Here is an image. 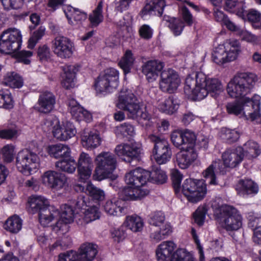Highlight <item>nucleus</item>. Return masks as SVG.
Returning a JSON list of instances; mask_svg holds the SVG:
<instances>
[{
	"mask_svg": "<svg viewBox=\"0 0 261 261\" xmlns=\"http://www.w3.org/2000/svg\"><path fill=\"white\" fill-rule=\"evenodd\" d=\"M224 90L221 82L216 78H207L202 72L193 73L185 80V93L193 100H200L208 94L216 97Z\"/></svg>",
	"mask_w": 261,
	"mask_h": 261,
	"instance_id": "nucleus-1",
	"label": "nucleus"
},
{
	"mask_svg": "<svg viewBox=\"0 0 261 261\" xmlns=\"http://www.w3.org/2000/svg\"><path fill=\"white\" fill-rule=\"evenodd\" d=\"M150 173L141 168H137L126 173L125 176L126 184L130 186L125 187L122 191L125 200H140L149 193L148 189L143 187L149 181Z\"/></svg>",
	"mask_w": 261,
	"mask_h": 261,
	"instance_id": "nucleus-2",
	"label": "nucleus"
},
{
	"mask_svg": "<svg viewBox=\"0 0 261 261\" xmlns=\"http://www.w3.org/2000/svg\"><path fill=\"white\" fill-rule=\"evenodd\" d=\"M261 97L254 95L251 99L245 97L242 101H234L226 105L228 114L236 116L243 114L247 119L261 123Z\"/></svg>",
	"mask_w": 261,
	"mask_h": 261,
	"instance_id": "nucleus-3",
	"label": "nucleus"
},
{
	"mask_svg": "<svg viewBox=\"0 0 261 261\" xmlns=\"http://www.w3.org/2000/svg\"><path fill=\"white\" fill-rule=\"evenodd\" d=\"M216 219L227 231H234L242 226V217L239 211L232 206L227 204H212Z\"/></svg>",
	"mask_w": 261,
	"mask_h": 261,
	"instance_id": "nucleus-4",
	"label": "nucleus"
},
{
	"mask_svg": "<svg viewBox=\"0 0 261 261\" xmlns=\"http://www.w3.org/2000/svg\"><path fill=\"white\" fill-rule=\"evenodd\" d=\"M257 80L253 73H241L228 83L227 93L233 98L244 97L251 92Z\"/></svg>",
	"mask_w": 261,
	"mask_h": 261,
	"instance_id": "nucleus-5",
	"label": "nucleus"
},
{
	"mask_svg": "<svg viewBox=\"0 0 261 261\" xmlns=\"http://www.w3.org/2000/svg\"><path fill=\"white\" fill-rule=\"evenodd\" d=\"M117 106L127 112V115L130 118L148 120L150 118L145 108L140 107L137 102L136 97L129 90L120 92Z\"/></svg>",
	"mask_w": 261,
	"mask_h": 261,
	"instance_id": "nucleus-6",
	"label": "nucleus"
},
{
	"mask_svg": "<svg viewBox=\"0 0 261 261\" xmlns=\"http://www.w3.org/2000/svg\"><path fill=\"white\" fill-rule=\"evenodd\" d=\"M239 42L236 40H227L223 45L216 47L212 54V59L218 65L236 60L240 52Z\"/></svg>",
	"mask_w": 261,
	"mask_h": 261,
	"instance_id": "nucleus-7",
	"label": "nucleus"
},
{
	"mask_svg": "<svg viewBox=\"0 0 261 261\" xmlns=\"http://www.w3.org/2000/svg\"><path fill=\"white\" fill-rule=\"evenodd\" d=\"M119 85V72L113 68L106 69L101 73L95 82L97 92L106 94L113 92Z\"/></svg>",
	"mask_w": 261,
	"mask_h": 261,
	"instance_id": "nucleus-8",
	"label": "nucleus"
},
{
	"mask_svg": "<svg viewBox=\"0 0 261 261\" xmlns=\"http://www.w3.org/2000/svg\"><path fill=\"white\" fill-rule=\"evenodd\" d=\"M22 36L15 28H9L0 35V52L5 54L16 53L21 47Z\"/></svg>",
	"mask_w": 261,
	"mask_h": 261,
	"instance_id": "nucleus-9",
	"label": "nucleus"
},
{
	"mask_svg": "<svg viewBox=\"0 0 261 261\" xmlns=\"http://www.w3.org/2000/svg\"><path fill=\"white\" fill-rule=\"evenodd\" d=\"M181 191L189 202L197 203L205 196L206 185L203 180L188 178L182 184Z\"/></svg>",
	"mask_w": 261,
	"mask_h": 261,
	"instance_id": "nucleus-10",
	"label": "nucleus"
},
{
	"mask_svg": "<svg viewBox=\"0 0 261 261\" xmlns=\"http://www.w3.org/2000/svg\"><path fill=\"white\" fill-rule=\"evenodd\" d=\"M40 158L35 152L23 149L19 151L16 158V166L22 173L30 175L40 167Z\"/></svg>",
	"mask_w": 261,
	"mask_h": 261,
	"instance_id": "nucleus-11",
	"label": "nucleus"
},
{
	"mask_svg": "<svg viewBox=\"0 0 261 261\" xmlns=\"http://www.w3.org/2000/svg\"><path fill=\"white\" fill-rule=\"evenodd\" d=\"M97 166L94 176L98 180H101L109 177L115 169L116 160L114 154L109 152L99 154L95 159Z\"/></svg>",
	"mask_w": 261,
	"mask_h": 261,
	"instance_id": "nucleus-12",
	"label": "nucleus"
},
{
	"mask_svg": "<svg viewBox=\"0 0 261 261\" xmlns=\"http://www.w3.org/2000/svg\"><path fill=\"white\" fill-rule=\"evenodd\" d=\"M149 139L154 143L152 153L156 162L159 165L167 163L171 159L172 152L167 140L154 135H150Z\"/></svg>",
	"mask_w": 261,
	"mask_h": 261,
	"instance_id": "nucleus-13",
	"label": "nucleus"
},
{
	"mask_svg": "<svg viewBox=\"0 0 261 261\" xmlns=\"http://www.w3.org/2000/svg\"><path fill=\"white\" fill-rule=\"evenodd\" d=\"M172 144L176 148H195L197 140L195 133L188 129L173 131L170 136Z\"/></svg>",
	"mask_w": 261,
	"mask_h": 261,
	"instance_id": "nucleus-14",
	"label": "nucleus"
},
{
	"mask_svg": "<svg viewBox=\"0 0 261 261\" xmlns=\"http://www.w3.org/2000/svg\"><path fill=\"white\" fill-rule=\"evenodd\" d=\"M42 178L43 184L52 190L58 191L68 187L67 178L63 173L48 170L44 173Z\"/></svg>",
	"mask_w": 261,
	"mask_h": 261,
	"instance_id": "nucleus-15",
	"label": "nucleus"
},
{
	"mask_svg": "<svg viewBox=\"0 0 261 261\" xmlns=\"http://www.w3.org/2000/svg\"><path fill=\"white\" fill-rule=\"evenodd\" d=\"M116 153L123 160L130 163L133 160H139L142 153V145L136 142L117 145L115 149Z\"/></svg>",
	"mask_w": 261,
	"mask_h": 261,
	"instance_id": "nucleus-16",
	"label": "nucleus"
},
{
	"mask_svg": "<svg viewBox=\"0 0 261 261\" xmlns=\"http://www.w3.org/2000/svg\"><path fill=\"white\" fill-rule=\"evenodd\" d=\"M180 83V80L177 72L169 68L164 70L161 73L160 88L165 92L173 93Z\"/></svg>",
	"mask_w": 261,
	"mask_h": 261,
	"instance_id": "nucleus-17",
	"label": "nucleus"
},
{
	"mask_svg": "<svg viewBox=\"0 0 261 261\" xmlns=\"http://www.w3.org/2000/svg\"><path fill=\"white\" fill-rule=\"evenodd\" d=\"M73 44L67 37L57 36L52 41L53 52L62 59L70 58L73 54Z\"/></svg>",
	"mask_w": 261,
	"mask_h": 261,
	"instance_id": "nucleus-18",
	"label": "nucleus"
},
{
	"mask_svg": "<svg viewBox=\"0 0 261 261\" xmlns=\"http://www.w3.org/2000/svg\"><path fill=\"white\" fill-rule=\"evenodd\" d=\"M76 165L79 178L85 182L91 175L94 167L93 159L88 153L82 152L79 155Z\"/></svg>",
	"mask_w": 261,
	"mask_h": 261,
	"instance_id": "nucleus-19",
	"label": "nucleus"
},
{
	"mask_svg": "<svg viewBox=\"0 0 261 261\" xmlns=\"http://www.w3.org/2000/svg\"><path fill=\"white\" fill-rule=\"evenodd\" d=\"M55 104V95L50 91H44L40 93L34 109L40 113L47 114L54 110Z\"/></svg>",
	"mask_w": 261,
	"mask_h": 261,
	"instance_id": "nucleus-20",
	"label": "nucleus"
},
{
	"mask_svg": "<svg viewBox=\"0 0 261 261\" xmlns=\"http://www.w3.org/2000/svg\"><path fill=\"white\" fill-rule=\"evenodd\" d=\"M244 154L242 147L226 149L222 154V158L226 167L234 168L243 160Z\"/></svg>",
	"mask_w": 261,
	"mask_h": 261,
	"instance_id": "nucleus-21",
	"label": "nucleus"
},
{
	"mask_svg": "<svg viewBox=\"0 0 261 261\" xmlns=\"http://www.w3.org/2000/svg\"><path fill=\"white\" fill-rule=\"evenodd\" d=\"M180 149L176 155V161L179 168L186 169L196 160L198 154L195 148H178Z\"/></svg>",
	"mask_w": 261,
	"mask_h": 261,
	"instance_id": "nucleus-22",
	"label": "nucleus"
},
{
	"mask_svg": "<svg viewBox=\"0 0 261 261\" xmlns=\"http://www.w3.org/2000/svg\"><path fill=\"white\" fill-rule=\"evenodd\" d=\"M164 67V63L159 60H149L142 65V72L149 82H152L156 80Z\"/></svg>",
	"mask_w": 261,
	"mask_h": 261,
	"instance_id": "nucleus-23",
	"label": "nucleus"
},
{
	"mask_svg": "<svg viewBox=\"0 0 261 261\" xmlns=\"http://www.w3.org/2000/svg\"><path fill=\"white\" fill-rule=\"evenodd\" d=\"M60 220L56 223V227L59 230L67 232L69 230L68 224L73 221L74 210L73 208L68 204L62 205L60 207Z\"/></svg>",
	"mask_w": 261,
	"mask_h": 261,
	"instance_id": "nucleus-24",
	"label": "nucleus"
},
{
	"mask_svg": "<svg viewBox=\"0 0 261 261\" xmlns=\"http://www.w3.org/2000/svg\"><path fill=\"white\" fill-rule=\"evenodd\" d=\"M53 127V134L55 138L60 141H66L74 136L76 130L73 124L70 122H65L60 124L58 121Z\"/></svg>",
	"mask_w": 261,
	"mask_h": 261,
	"instance_id": "nucleus-25",
	"label": "nucleus"
},
{
	"mask_svg": "<svg viewBox=\"0 0 261 261\" xmlns=\"http://www.w3.org/2000/svg\"><path fill=\"white\" fill-rule=\"evenodd\" d=\"M76 205L78 208L84 210L83 220L86 223L99 218L100 212L98 207L95 206L88 207L84 197L79 198L76 202Z\"/></svg>",
	"mask_w": 261,
	"mask_h": 261,
	"instance_id": "nucleus-26",
	"label": "nucleus"
},
{
	"mask_svg": "<svg viewBox=\"0 0 261 261\" xmlns=\"http://www.w3.org/2000/svg\"><path fill=\"white\" fill-rule=\"evenodd\" d=\"M225 173V168L219 160L215 161L212 163L209 166L202 172L203 177L209 180V184L216 185L217 176L220 173L224 174Z\"/></svg>",
	"mask_w": 261,
	"mask_h": 261,
	"instance_id": "nucleus-27",
	"label": "nucleus"
},
{
	"mask_svg": "<svg viewBox=\"0 0 261 261\" xmlns=\"http://www.w3.org/2000/svg\"><path fill=\"white\" fill-rule=\"evenodd\" d=\"M28 211L30 213L36 214L48 208L50 205L49 201L44 196L32 195L28 199Z\"/></svg>",
	"mask_w": 261,
	"mask_h": 261,
	"instance_id": "nucleus-28",
	"label": "nucleus"
},
{
	"mask_svg": "<svg viewBox=\"0 0 261 261\" xmlns=\"http://www.w3.org/2000/svg\"><path fill=\"white\" fill-rule=\"evenodd\" d=\"M258 186L250 179H240L236 185V190L243 196H253L258 192Z\"/></svg>",
	"mask_w": 261,
	"mask_h": 261,
	"instance_id": "nucleus-29",
	"label": "nucleus"
},
{
	"mask_svg": "<svg viewBox=\"0 0 261 261\" xmlns=\"http://www.w3.org/2000/svg\"><path fill=\"white\" fill-rule=\"evenodd\" d=\"M176 246L170 241H164L160 244L156 250V255L158 261L170 260L174 254L173 251Z\"/></svg>",
	"mask_w": 261,
	"mask_h": 261,
	"instance_id": "nucleus-30",
	"label": "nucleus"
},
{
	"mask_svg": "<svg viewBox=\"0 0 261 261\" xmlns=\"http://www.w3.org/2000/svg\"><path fill=\"white\" fill-rule=\"evenodd\" d=\"M63 11L71 25H75L85 20L87 18V14L81 10L74 8L70 5L65 6L63 8Z\"/></svg>",
	"mask_w": 261,
	"mask_h": 261,
	"instance_id": "nucleus-31",
	"label": "nucleus"
},
{
	"mask_svg": "<svg viewBox=\"0 0 261 261\" xmlns=\"http://www.w3.org/2000/svg\"><path fill=\"white\" fill-rule=\"evenodd\" d=\"M77 253L81 261H92L97 252V246L90 243H85L81 245Z\"/></svg>",
	"mask_w": 261,
	"mask_h": 261,
	"instance_id": "nucleus-32",
	"label": "nucleus"
},
{
	"mask_svg": "<svg viewBox=\"0 0 261 261\" xmlns=\"http://www.w3.org/2000/svg\"><path fill=\"white\" fill-rule=\"evenodd\" d=\"M150 238L152 242L157 243L166 239L172 232V227L169 223H166L162 226L151 227Z\"/></svg>",
	"mask_w": 261,
	"mask_h": 261,
	"instance_id": "nucleus-33",
	"label": "nucleus"
},
{
	"mask_svg": "<svg viewBox=\"0 0 261 261\" xmlns=\"http://www.w3.org/2000/svg\"><path fill=\"white\" fill-rule=\"evenodd\" d=\"M166 6L165 0H151L147 3L141 11L142 16L154 14L161 16Z\"/></svg>",
	"mask_w": 261,
	"mask_h": 261,
	"instance_id": "nucleus-34",
	"label": "nucleus"
},
{
	"mask_svg": "<svg viewBox=\"0 0 261 261\" xmlns=\"http://www.w3.org/2000/svg\"><path fill=\"white\" fill-rule=\"evenodd\" d=\"M62 68L63 74L62 85L66 89H69L74 86V80L77 69L75 65H65Z\"/></svg>",
	"mask_w": 261,
	"mask_h": 261,
	"instance_id": "nucleus-35",
	"label": "nucleus"
},
{
	"mask_svg": "<svg viewBox=\"0 0 261 261\" xmlns=\"http://www.w3.org/2000/svg\"><path fill=\"white\" fill-rule=\"evenodd\" d=\"M47 152L52 157L56 159H64L70 156L71 150L67 145L59 143L48 147Z\"/></svg>",
	"mask_w": 261,
	"mask_h": 261,
	"instance_id": "nucleus-36",
	"label": "nucleus"
},
{
	"mask_svg": "<svg viewBox=\"0 0 261 261\" xmlns=\"http://www.w3.org/2000/svg\"><path fill=\"white\" fill-rule=\"evenodd\" d=\"M83 146L87 149H93L98 147L101 142L98 132L96 130L85 133L82 138Z\"/></svg>",
	"mask_w": 261,
	"mask_h": 261,
	"instance_id": "nucleus-37",
	"label": "nucleus"
},
{
	"mask_svg": "<svg viewBox=\"0 0 261 261\" xmlns=\"http://www.w3.org/2000/svg\"><path fill=\"white\" fill-rule=\"evenodd\" d=\"M59 216V211L53 206H49L39 213V221L44 227L48 226L49 224Z\"/></svg>",
	"mask_w": 261,
	"mask_h": 261,
	"instance_id": "nucleus-38",
	"label": "nucleus"
},
{
	"mask_svg": "<svg viewBox=\"0 0 261 261\" xmlns=\"http://www.w3.org/2000/svg\"><path fill=\"white\" fill-rule=\"evenodd\" d=\"M121 204V200L116 199L108 200L103 206L104 210L109 215L120 216L125 214L124 208Z\"/></svg>",
	"mask_w": 261,
	"mask_h": 261,
	"instance_id": "nucleus-39",
	"label": "nucleus"
},
{
	"mask_svg": "<svg viewBox=\"0 0 261 261\" xmlns=\"http://www.w3.org/2000/svg\"><path fill=\"white\" fill-rule=\"evenodd\" d=\"M245 5L242 1L239 0H225V9L232 13H236L240 17L245 16Z\"/></svg>",
	"mask_w": 261,
	"mask_h": 261,
	"instance_id": "nucleus-40",
	"label": "nucleus"
},
{
	"mask_svg": "<svg viewBox=\"0 0 261 261\" xmlns=\"http://www.w3.org/2000/svg\"><path fill=\"white\" fill-rule=\"evenodd\" d=\"M76 165L75 160L70 156L57 161L55 164L56 167L59 170L69 174L75 172L77 168Z\"/></svg>",
	"mask_w": 261,
	"mask_h": 261,
	"instance_id": "nucleus-41",
	"label": "nucleus"
},
{
	"mask_svg": "<svg viewBox=\"0 0 261 261\" xmlns=\"http://www.w3.org/2000/svg\"><path fill=\"white\" fill-rule=\"evenodd\" d=\"M244 156L249 159L255 158L261 153L259 145L254 141H247L242 147Z\"/></svg>",
	"mask_w": 261,
	"mask_h": 261,
	"instance_id": "nucleus-42",
	"label": "nucleus"
},
{
	"mask_svg": "<svg viewBox=\"0 0 261 261\" xmlns=\"http://www.w3.org/2000/svg\"><path fill=\"white\" fill-rule=\"evenodd\" d=\"M124 225L133 232H139L142 230L144 222L139 216L132 215L126 217Z\"/></svg>",
	"mask_w": 261,
	"mask_h": 261,
	"instance_id": "nucleus-43",
	"label": "nucleus"
},
{
	"mask_svg": "<svg viewBox=\"0 0 261 261\" xmlns=\"http://www.w3.org/2000/svg\"><path fill=\"white\" fill-rule=\"evenodd\" d=\"M22 220L17 215L9 217L5 223V229L12 233H17L22 228Z\"/></svg>",
	"mask_w": 261,
	"mask_h": 261,
	"instance_id": "nucleus-44",
	"label": "nucleus"
},
{
	"mask_svg": "<svg viewBox=\"0 0 261 261\" xmlns=\"http://www.w3.org/2000/svg\"><path fill=\"white\" fill-rule=\"evenodd\" d=\"M114 131L116 135L119 137H133L136 134L134 126L127 122L123 123L116 126Z\"/></svg>",
	"mask_w": 261,
	"mask_h": 261,
	"instance_id": "nucleus-45",
	"label": "nucleus"
},
{
	"mask_svg": "<svg viewBox=\"0 0 261 261\" xmlns=\"http://www.w3.org/2000/svg\"><path fill=\"white\" fill-rule=\"evenodd\" d=\"M3 83L12 88H19L22 86V79L16 73L11 72L7 73L4 77Z\"/></svg>",
	"mask_w": 261,
	"mask_h": 261,
	"instance_id": "nucleus-46",
	"label": "nucleus"
},
{
	"mask_svg": "<svg viewBox=\"0 0 261 261\" xmlns=\"http://www.w3.org/2000/svg\"><path fill=\"white\" fill-rule=\"evenodd\" d=\"M134 61L135 58L132 52L130 50H127L119 61V65L124 73L126 74L130 72Z\"/></svg>",
	"mask_w": 261,
	"mask_h": 261,
	"instance_id": "nucleus-47",
	"label": "nucleus"
},
{
	"mask_svg": "<svg viewBox=\"0 0 261 261\" xmlns=\"http://www.w3.org/2000/svg\"><path fill=\"white\" fill-rule=\"evenodd\" d=\"M163 20L169 23L168 26L175 36L179 35L184 29L183 22L179 19L170 18L168 16H164Z\"/></svg>",
	"mask_w": 261,
	"mask_h": 261,
	"instance_id": "nucleus-48",
	"label": "nucleus"
},
{
	"mask_svg": "<svg viewBox=\"0 0 261 261\" xmlns=\"http://www.w3.org/2000/svg\"><path fill=\"white\" fill-rule=\"evenodd\" d=\"M102 7V2L100 1L96 8L90 14L89 19L92 27L98 26L103 21Z\"/></svg>",
	"mask_w": 261,
	"mask_h": 261,
	"instance_id": "nucleus-49",
	"label": "nucleus"
},
{
	"mask_svg": "<svg viewBox=\"0 0 261 261\" xmlns=\"http://www.w3.org/2000/svg\"><path fill=\"white\" fill-rule=\"evenodd\" d=\"M220 137L226 142L232 143L239 139L240 134L235 129L223 128L221 131Z\"/></svg>",
	"mask_w": 261,
	"mask_h": 261,
	"instance_id": "nucleus-50",
	"label": "nucleus"
},
{
	"mask_svg": "<svg viewBox=\"0 0 261 261\" xmlns=\"http://www.w3.org/2000/svg\"><path fill=\"white\" fill-rule=\"evenodd\" d=\"M86 191L94 200L102 201L105 198V193L103 190L95 187L91 182L87 183Z\"/></svg>",
	"mask_w": 261,
	"mask_h": 261,
	"instance_id": "nucleus-51",
	"label": "nucleus"
},
{
	"mask_svg": "<svg viewBox=\"0 0 261 261\" xmlns=\"http://www.w3.org/2000/svg\"><path fill=\"white\" fill-rule=\"evenodd\" d=\"M13 106L14 102L10 92L8 90H0V108L11 109Z\"/></svg>",
	"mask_w": 261,
	"mask_h": 261,
	"instance_id": "nucleus-52",
	"label": "nucleus"
},
{
	"mask_svg": "<svg viewBox=\"0 0 261 261\" xmlns=\"http://www.w3.org/2000/svg\"><path fill=\"white\" fill-rule=\"evenodd\" d=\"M178 108V106L173 103L172 98L169 97L158 106V109L162 112L168 114H172Z\"/></svg>",
	"mask_w": 261,
	"mask_h": 261,
	"instance_id": "nucleus-53",
	"label": "nucleus"
},
{
	"mask_svg": "<svg viewBox=\"0 0 261 261\" xmlns=\"http://www.w3.org/2000/svg\"><path fill=\"white\" fill-rule=\"evenodd\" d=\"M170 261H196V260L185 249H178L174 252Z\"/></svg>",
	"mask_w": 261,
	"mask_h": 261,
	"instance_id": "nucleus-54",
	"label": "nucleus"
},
{
	"mask_svg": "<svg viewBox=\"0 0 261 261\" xmlns=\"http://www.w3.org/2000/svg\"><path fill=\"white\" fill-rule=\"evenodd\" d=\"M68 106V110L73 117L77 120H78L79 118H81L80 115L84 109L74 99H69Z\"/></svg>",
	"mask_w": 261,
	"mask_h": 261,
	"instance_id": "nucleus-55",
	"label": "nucleus"
},
{
	"mask_svg": "<svg viewBox=\"0 0 261 261\" xmlns=\"http://www.w3.org/2000/svg\"><path fill=\"white\" fill-rule=\"evenodd\" d=\"M150 177L149 181L158 184H163L166 182L167 176L166 173L161 169H156L150 172Z\"/></svg>",
	"mask_w": 261,
	"mask_h": 261,
	"instance_id": "nucleus-56",
	"label": "nucleus"
},
{
	"mask_svg": "<svg viewBox=\"0 0 261 261\" xmlns=\"http://www.w3.org/2000/svg\"><path fill=\"white\" fill-rule=\"evenodd\" d=\"M45 28L44 27H40L38 30L34 32L28 41V47L33 48L38 41L45 35Z\"/></svg>",
	"mask_w": 261,
	"mask_h": 261,
	"instance_id": "nucleus-57",
	"label": "nucleus"
},
{
	"mask_svg": "<svg viewBox=\"0 0 261 261\" xmlns=\"http://www.w3.org/2000/svg\"><path fill=\"white\" fill-rule=\"evenodd\" d=\"M247 17L248 20L253 23L254 28L257 29L261 27V13L255 9H250L247 14Z\"/></svg>",
	"mask_w": 261,
	"mask_h": 261,
	"instance_id": "nucleus-58",
	"label": "nucleus"
},
{
	"mask_svg": "<svg viewBox=\"0 0 261 261\" xmlns=\"http://www.w3.org/2000/svg\"><path fill=\"white\" fill-rule=\"evenodd\" d=\"M165 217L161 212L154 213L149 219V223L152 227H158L162 226L164 224Z\"/></svg>",
	"mask_w": 261,
	"mask_h": 261,
	"instance_id": "nucleus-59",
	"label": "nucleus"
},
{
	"mask_svg": "<svg viewBox=\"0 0 261 261\" xmlns=\"http://www.w3.org/2000/svg\"><path fill=\"white\" fill-rule=\"evenodd\" d=\"M171 177L175 192L177 193L179 192L180 189L182 175L177 169H173L171 170Z\"/></svg>",
	"mask_w": 261,
	"mask_h": 261,
	"instance_id": "nucleus-60",
	"label": "nucleus"
},
{
	"mask_svg": "<svg viewBox=\"0 0 261 261\" xmlns=\"http://www.w3.org/2000/svg\"><path fill=\"white\" fill-rule=\"evenodd\" d=\"M20 133L16 127L9 128L0 130V138L6 140H13L19 136Z\"/></svg>",
	"mask_w": 261,
	"mask_h": 261,
	"instance_id": "nucleus-61",
	"label": "nucleus"
},
{
	"mask_svg": "<svg viewBox=\"0 0 261 261\" xmlns=\"http://www.w3.org/2000/svg\"><path fill=\"white\" fill-rule=\"evenodd\" d=\"M58 261H81L77 251L70 250L59 255Z\"/></svg>",
	"mask_w": 261,
	"mask_h": 261,
	"instance_id": "nucleus-62",
	"label": "nucleus"
},
{
	"mask_svg": "<svg viewBox=\"0 0 261 261\" xmlns=\"http://www.w3.org/2000/svg\"><path fill=\"white\" fill-rule=\"evenodd\" d=\"M4 161L7 163H11L14 159L15 154L14 147L12 145H7L2 149Z\"/></svg>",
	"mask_w": 261,
	"mask_h": 261,
	"instance_id": "nucleus-63",
	"label": "nucleus"
},
{
	"mask_svg": "<svg viewBox=\"0 0 261 261\" xmlns=\"http://www.w3.org/2000/svg\"><path fill=\"white\" fill-rule=\"evenodd\" d=\"M1 1L4 8L7 10L18 9L23 5V0H1Z\"/></svg>",
	"mask_w": 261,
	"mask_h": 261,
	"instance_id": "nucleus-64",
	"label": "nucleus"
}]
</instances>
